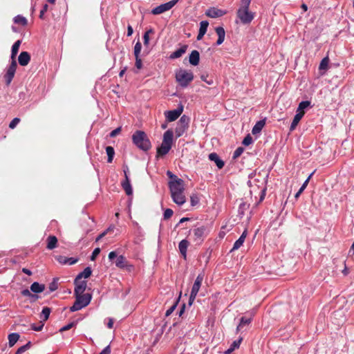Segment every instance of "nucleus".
<instances>
[{
	"instance_id": "4be33fe9",
	"label": "nucleus",
	"mask_w": 354,
	"mask_h": 354,
	"mask_svg": "<svg viewBox=\"0 0 354 354\" xmlns=\"http://www.w3.org/2000/svg\"><path fill=\"white\" fill-rule=\"evenodd\" d=\"M189 246V242L186 239L182 240L178 244V248L180 254L183 257L184 259L187 257V250Z\"/></svg>"
},
{
	"instance_id": "f704fd0d",
	"label": "nucleus",
	"mask_w": 354,
	"mask_h": 354,
	"mask_svg": "<svg viewBox=\"0 0 354 354\" xmlns=\"http://www.w3.org/2000/svg\"><path fill=\"white\" fill-rule=\"evenodd\" d=\"M302 118L303 117L301 115L300 113H296L290 127V131H292L293 130L295 129L296 127L297 126L298 123L299 122Z\"/></svg>"
},
{
	"instance_id": "c756f323",
	"label": "nucleus",
	"mask_w": 354,
	"mask_h": 354,
	"mask_svg": "<svg viewBox=\"0 0 354 354\" xmlns=\"http://www.w3.org/2000/svg\"><path fill=\"white\" fill-rule=\"evenodd\" d=\"M45 290V286L38 282H34L30 286V290L35 293L42 292Z\"/></svg>"
},
{
	"instance_id": "2f4dec72",
	"label": "nucleus",
	"mask_w": 354,
	"mask_h": 354,
	"mask_svg": "<svg viewBox=\"0 0 354 354\" xmlns=\"http://www.w3.org/2000/svg\"><path fill=\"white\" fill-rule=\"evenodd\" d=\"M92 274V270L90 267L86 268L83 272L78 274V275L76 277L75 279L81 280L82 278L87 279Z\"/></svg>"
},
{
	"instance_id": "7c9ffc66",
	"label": "nucleus",
	"mask_w": 354,
	"mask_h": 354,
	"mask_svg": "<svg viewBox=\"0 0 354 354\" xmlns=\"http://www.w3.org/2000/svg\"><path fill=\"white\" fill-rule=\"evenodd\" d=\"M310 105V102L309 101H302L299 104V106L297 109V113H300L303 117L305 114L304 109L308 108Z\"/></svg>"
},
{
	"instance_id": "a878e982",
	"label": "nucleus",
	"mask_w": 354,
	"mask_h": 354,
	"mask_svg": "<svg viewBox=\"0 0 354 354\" xmlns=\"http://www.w3.org/2000/svg\"><path fill=\"white\" fill-rule=\"evenodd\" d=\"M171 148V147L169 145L162 142L161 145L157 149V155L163 156L169 151Z\"/></svg>"
},
{
	"instance_id": "2eb2a0df",
	"label": "nucleus",
	"mask_w": 354,
	"mask_h": 354,
	"mask_svg": "<svg viewBox=\"0 0 354 354\" xmlns=\"http://www.w3.org/2000/svg\"><path fill=\"white\" fill-rule=\"evenodd\" d=\"M30 61V55L26 51H22L18 57L19 64L22 66H27Z\"/></svg>"
},
{
	"instance_id": "6e6d98bb",
	"label": "nucleus",
	"mask_w": 354,
	"mask_h": 354,
	"mask_svg": "<svg viewBox=\"0 0 354 354\" xmlns=\"http://www.w3.org/2000/svg\"><path fill=\"white\" fill-rule=\"evenodd\" d=\"M136 58V67L138 68V69H141L142 68V59L140 58V56H138V57H135Z\"/></svg>"
},
{
	"instance_id": "774afa93",
	"label": "nucleus",
	"mask_w": 354,
	"mask_h": 354,
	"mask_svg": "<svg viewBox=\"0 0 354 354\" xmlns=\"http://www.w3.org/2000/svg\"><path fill=\"white\" fill-rule=\"evenodd\" d=\"M133 30L131 26L129 25L127 27V36L130 37L132 35Z\"/></svg>"
},
{
	"instance_id": "dca6fc26",
	"label": "nucleus",
	"mask_w": 354,
	"mask_h": 354,
	"mask_svg": "<svg viewBox=\"0 0 354 354\" xmlns=\"http://www.w3.org/2000/svg\"><path fill=\"white\" fill-rule=\"evenodd\" d=\"M171 195V198L175 203L178 205H182L185 202V196L183 194V191L177 192Z\"/></svg>"
},
{
	"instance_id": "c03bdc74",
	"label": "nucleus",
	"mask_w": 354,
	"mask_h": 354,
	"mask_svg": "<svg viewBox=\"0 0 354 354\" xmlns=\"http://www.w3.org/2000/svg\"><path fill=\"white\" fill-rule=\"evenodd\" d=\"M242 340H243V338L239 337L238 339L234 341L230 346V348H232V350L234 351L236 348H239Z\"/></svg>"
},
{
	"instance_id": "58836bf2",
	"label": "nucleus",
	"mask_w": 354,
	"mask_h": 354,
	"mask_svg": "<svg viewBox=\"0 0 354 354\" xmlns=\"http://www.w3.org/2000/svg\"><path fill=\"white\" fill-rule=\"evenodd\" d=\"M251 322V318H246L245 317H242L240 320V323L236 328V331H239L241 328L246 324H249Z\"/></svg>"
},
{
	"instance_id": "a18cd8bd",
	"label": "nucleus",
	"mask_w": 354,
	"mask_h": 354,
	"mask_svg": "<svg viewBox=\"0 0 354 354\" xmlns=\"http://www.w3.org/2000/svg\"><path fill=\"white\" fill-rule=\"evenodd\" d=\"M244 149L241 147H238L233 153V159H236L239 158L243 152Z\"/></svg>"
},
{
	"instance_id": "a19ab883",
	"label": "nucleus",
	"mask_w": 354,
	"mask_h": 354,
	"mask_svg": "<svg viewBox=\"0 0 354 354\" xmlns=\"http://www.w3.org/2000/svg\"><path fill=\"white\" fill-rule=\"evenodd\" d=\"M153 29H149L145 32L144 36H143L145 46H147L149 44V34H153Z\"/></svg>"
},
{
	"instance_id": "ddd939ff",
	"label": "nucleus",
	"mask_w": 354,
	"mask_h": 354,
	"mask_svg": "<svg viewBox=\"0 0 354 354\" xmlns=\"http://www.w3.org/2000/svg\"><path fill=\"white\" fill-rule=\"evenodd\" d=\"M226 12L215 7L209 8L205 12V15L211 18H217L223 16Z\"/></svg>"
},
{
	"instance_id": "1a4fd4ad",
	"label": "nucleus",
	"mask_w": 354,
	"mask_h": 354,
	"mask_svg": "<svg viewBox=\"0 0 354 354\" xmlns=\"http://www.w3.org/2000/svg\"><path fill=\"white\" fill-rule=\"evenodd\" d=\"M17 67L16 60H12L10 65L7 69L6 74L4 75V79L7 85H9L12 82Z\"/></svg>"
},
{
	"instance_id": "473e14b6",
	"label": "nucleus",
	"mask_w": 354,
	"mask_h": 354,
	"mask_svg": "<svg viewBox=\"0 0 354 354\" xmlns=\"http://www.w3.org/2000/svg\"><path fill=\"white\" fill-rule=\"evenodd\" d=\"M21 40H17L14 43V44L12 46V50H11V59L12 60H15V57L19 51L20 45H21Z\"/></svg>"
},
{
	"instance_id": "5701e85b",
	"label": "nucleus",
	"mask_w": 354,
	"mask_h": 354,
	"mask_svg": "<svg viewBox=\"0 0 354 354\" xmlns=\"http://www.w3.org/2000/svg\"><path fill=\"white\" fill-rule=\"evenodd\" d=\"M209 159L212 161H214L218 169H222L224 167V162L219 158L218 156L216 153H211L209 155Z\"/></svg>"
},
{
	"instance_id": "603ef678",
	"label": "nucleus",
	"mask_w": 354,
	"mask_h": 354,
	"mask_svg": "<svg viewBox=\"0 0 354 354\" xmlns=\"http://www.w3.org/2000/svg\"><path fill=\"white\" fill-rule=\"evenodd\" d=\"M100 248H95L93 251V253L91 256V261H95V259L97 258V257L99 255V254L100 253Z\"/></svg>"
},
{
	"instance_id": "9b49d317",
	"label": "nucleus",
	"mask_w": 354,
	"mask_h": 354,
	"mask_svg": "<svg viewBox=\"0 0 354 354\" xmlns=\"http://www.w3.org/2000/svg\"><path fill=\"white\" fill-rule=\"evenodd\" d=\"M171 194L184 191L183 180L182 179H176L169 183Z\"/></svg>"
},
{
	"instance_id": "09e8293b",
	"label": "nucleus",
	"mask_w": 354,
	"mask_h": 354,
	"mask_svg": "<svg viewBox=\"0 0 354 354\" xmlns=\"http://www.w3.org/2000/svg\"><path fill=\"white\" fill-rule=\"evenodd\" d=\"M44 326V323L43 322H40L38 326L32 324L31 325V329L35 331H41Z\"/></svg>"
},
{
	"instance_id": "a211bd4d",
	"label": "nucleus",
	"mask_w": 354,
	"mask_h": 354,
	"mask_svg": "<svg viewBox=\"0 0 354 354\" xmlns=\"http://www.w3.org/2000/svg\"><path fill=\"white\" fill-rule=\"evenodd\" d=\"M188 46L185 44L183 45L179 49L173 52L170 55L169 58L171 59H177L180 57L183 54H185L187 50Z\"/></svg>"
},
{
	"instance_id": "cd10ccee",
	"label": "nucleus",
	"mask_w": 354,
	"mask_h": 354,
	"mask_svg": "<svg viewBox=\"0 0 354 354\" xmlns=\"http://www.w3.org/2000/svg\"><path fill=\"white\" fill-rule=\"evenodd\" d=\"M173 136V131L170 129L167 130L164 133L162 142L167 145H169L171 147Z\"/></svg>"
},
{
	"instance_id": "4d7b16f0",
	"label": "nucleus",
	"mask_w": 354,
	"mask_h": 354,
	"mask_svg": "<svg viewBox=\"0 0 354 354\" xmlns=\"http://www.w3.org/2000/svg\"><path fill=\"white\" fill-rule=\"evenodd\" d=\"M121 127H118L116 128L115 129L113 130L111 133H110V137L111 138H114L116 136H118L120 132H121Z\"/></svg>"
},
{
	"instance_id": "052dcab7",
	"label": "nucleus",
	"mask_w": 354,
	"mask_h": 354,
	"mask_svg": "<svg viewBox=\"0 0 354 354\" xmlns=\"http://www.w3.org/2000/svg\"><path fill=\"white\" fill-rule=\"evenodd\" d=\"M110 353H111L110 346H107L99 354H110Z\"/></svg>"
},
{
	"instance_id": "7ed1b4c3",
	"label": "nucleus",
	"mask_w": 354,
	"mask_h": 354,
	"mask_svg": "<svg viewBox=\"0 0 354 354\" xmlns=\"http://www.w3.org/2000/svg\"><path fill=\"white\" fill-rule=\"evenodd\" d=\"M75 301L73 305L70 308L71 312L77 311L87 306L92 298L91 295L89 293L75 295Z\"/></svg>"
},
{
	"instance_id": "f3484780",
	"label": "nucleus",
	"mask_w": 354,
	"mask_h": 354,
	"mask_svg": "<svg viewBox=\"0 0 354 354\" xmlns=\"http://www.w3.org/2000/svg\"><path fill=\"white\" fill-rule=\"evenodd\" d=\"M200 61V53L198 50H194L191 52L189 57V62L193 66H197Z\"/></svg>"
},
{
	"instance_id": "c9c22d12",
	"label": "nucleus",
	"mask_w": 354,
	"mask_h": 354,
	"mask_svg": "<svg viewBox=\"0 0 354 354\" xmlns=\"http://www.w3.org/2000/svg\"><path fill=\"white\" fill-rule=\"evenodd\" d=\"M106 152L108 156V160L107 162L111 163L113 161L114 155H115V151L113 147L108 146L106 147Z\"/></svg>"
},
{
	"instance_id": "bf43d9fd",
	"label": "nucleus",
	"mask_w": 354,
	"mask_h": 354,
	"mask_svg": "<svg viewBox=\"0 0 354 354\" xmlns=\"http://www.w3.org/2000/svg\"><path fill=\"white\" fill-rule=\"evenodd\" d=\"M48 6L47 4H44L42 9L40 11L39 17L41 19L43 18L44 14L48 10Z\"/></svg>"
},
{
	"instance_id": "f257e3e1",
	"label": "nucleus",
	"mask_w": 354,
	"mask_h": 354,
	"mask_svg": "<svg viewBox=\"0 0 354 354\" xmlns=\"http://www.w3.org/2000/svg\"><path fill=\"white\" fill-rule=\"evenodd\" d=\"M251 0H242L236 15L242 24H250L254 18V13L249 10Z\"/></svg>"
},
{
	"instance_id": "bb28decb",
	"label": "nucleus",
	"mask_w": 354,
	"mask_h": 354,
	"mask_svg": "<svg viewBox=\"0 0 354 354\" xmlns=\"http://www.w3.org/2000/svg\"><path fill=\"white\" fill-rule=\"evenodd\" d=\"M46 248L48 250H53L57 247V239L55 236L50 235L46 239Z\"/></svg>"
},
{
	"instance_id": "4468645a",
	"label": "nucleus",
	"mask_w": 354,
	"mask_h": 354,
	"mask_svg": "<svg viewBox=\"0 0 354 354\" xmlns=\"http://www.w3.org/2000/svg\"><path fill=\"white\" fill-rule=\"evenodd\" d=\"M74 283L75 286L74 295L83 294L87 286L86 281L75 279Z\"/></svg>"
},
{
	"instance_id": "4c0bfd02",
	"label": "nucleus",
	"mask_w": 354,
	"mask_h": 354,
	"mask_svg": "<svg viewBox=\"0 0 354 354\" xmlns=\"http://www.w3.org/2000/svg\"><path fill=\"white\" fill-rule=\"evenodd\" d=\"M51 310L48 307H44L41 314V318H43L44 323L48 319Z\"/></svg>"
},
{
	"instance_id": "de8ad7c7",
	"label": "nucleus",
	"mask_w": 354,
	"mask_h": 354,
	"mask_svg": "<svg viewBox=\"0 0 354 354\" xmlns=\"http://www.w3.org/2000/svg\"><path fill=\"white\" fill-rule=\"evenodd\" d=\"M252 142V138L251 137V136L250 134L247 135L243 142H242V144L245 146H248L250 145L251 143Z\"/></svg>"
},
{
	"instance_id": "680f3d73",
	"label": "nucleus",
	"mask_w": 354,
	"mask_h": 354,
	"mask_svg": "<svg viewBox=\"0 0 354 354\" xmlns=\"http://www.w3.org/2000/svg\"><path fill=\"white\" fill-rule=\"evenodd\" d=\"M198 203V198L197 196H191V203L192 206L196 205Z\"/></svg>"
},
{
	"instance_id": "49530a36",
	"label": "nucleus",
	"mask_w": 354,
	"mask_h": 354,
	"mask_svg": "<svg viewBox=\"0 0 354 354\" xmlns=\"http://www.w3.org/2000/svg\"><path fill=\"white\" fill-rule=\"evenodd\" d=\"M21 120L19 118H15L9 124V128L11 129H15L17 125L20 122Z\"/></svg>"
},
{
	"instance_id": "39448f33",
	"label": "nucleus",
	"mask_w": 354,
	"mask_h": 354,
	"mask_svg": "<svg viewBox=\"0 0 354 354\" xmlns=\"http://www.w3.org/2000/svg\"><path fill=\"white\" fill-rule=\"evenodd\" d=\"M189 118L185 115L181 116L175 129V133L177 138L183 136V134L187 131L189 127Z\"/></svg>"
},
{
	"instance_id": "f8f14e48",
	"label": "nucleus",
	"mask_w": 354,
	"mask_h": 354,
	"mask_svg": "<svg viewBox=\"0 0 354 354\" xmlns=\"http://www.w3.org/2000/svg\"><path fill=\"white\" fill-rule=\"evenodd\" d=\"M183 111V106H180L176 109L172 111H168L165 113V117L168 122L175 121L181 115Z\"/></svg>"
},
{
	"instance_id": "6ab92c4d",
	"label": "nucleus",
	"mask_w": 354,
	"mask_h": 354,
	"mask_svg": "<svg viewBox=\"0 0 354 354\" xmlns=\"http://www.w3.org/2000/svg\"><path fill=\"white\" fill-rule=\"evenodd\" d=\"M56 259L61 264L73 265V264L76 263L78 261L77 259H75V258H73V257L68 258V257H64V256H61V255L57 256L56 257Z\"/></svg>"
},
{
	"instance_id": "f03ea898",
	"label": "nucleus",
	"mask_w": 354,
	"mask_h": 354,
	"mask_svg": "<svg viewBox=\"0 0 354 354\" xmlns=\"http://www.w3.org/2000/svg\"><path fill=\"white\" fill-rule=\"evenodd\" d=\"M132 141L138 148L144 151H148L151 147L148 136L142 131H136L132 136Z\"/></svg>"
},
{
	"instance_id": "3c124183",
	"label": "nucleus",
	"mask_w": 354,
	"mask_h": 354,
	"mask_svg": "<svg viewBox=\"0 0 354 354\" xmlns=\"http://www.w3.org/2000/svg\"><path fill=\"white\" fill-rule=\"evenodd\" d=\"M174 212L171 209H166L163 214L164 219L170 218L172 216Z\"/></svg>"
},
{
	"instance_id": "37998d69",
	"label": "nucleus",
	"mask_w": 354,
	"mask_h": 354,
	"mask_svg": "<svg viewBox=\"0 0 354 354\" xmlns=\"http://www.w3.org/2000/svg\"><path fill=\"white\" fill-rule=\"evenodd\" d=\"M209 23L207 21H202L200 23L199 31L206 33Z\"/></svg>"
},
{
	"instance_id": "13d9d810",
	"label": "nucleus",
	"mask_w": 354,
	"mask_h": 354,
	"mask_svg": "<svg viewBox=\"0 0 354 354\" xmlns=\"http://www.w3.org/2000/svg\"><path fill=\"white\" fill-rule=\"evenodd\" d=\"M73 326H74V323H73V322L70 323V324L63 326L62 328H61L59 331L64 332V331L68 330L71 329Z\"/></svg>"
},
{
	"instance_id": "ea45409f",
	"label": "nucleus",
	"mask_w": 354,
	"mask_h": 354,
	"mask_svg": "<svg viewBox=\"0 0 354 354\" xmlns=\"http://www.w3.org/2000/svg\"><path fill=\"white\" fill-rule=\"evenodd\" d=\"M31 342H28L26 344L19 347L15 354H21L30 348Z\"/></svg>"
},
{
	"instance_id": "20e7f679",
	"label": "nucleus",
	"mask_w": 354,
	"mask_h": 354,
	"mask_svg": "<svg viewBox=\"0 0 354 354\" xmlns=\"http://www.w3.org/2000/svg\"><path fill=\"white\" fill-rule=\"evenodd\" d=\"M176 80L181 87L185 88L193 81L194 74L190 71L179 69L176 73Z\"/></svg>"
},
{
	"instance_id": "e433bc0d",
	"label": "nucleus",
	"mask_w": 354,
	"mask_h": 354,
	"mask_svg": "<svg viewBox=\"0 0 354 354\" xmlns=\"http://www.w3.org/2000/svg\"><path fill=\"white\" fill-rule=\"evenodd\" d=\"M14 22L17 24H20L24 26H26L28 24V21L26 17L21 15H17L14 18Z\"/></svg>"
},
{
	"instance_id": "aec40b11",
	"label": "nucleus",
	"mask_w": 354,
	"mask_h": 354,
	"mask_svg": "<svg viewBox=\"0 0 354 354\" xmlns=\"http://www.w3.org/2000/svg\"><path fill=\"white\" fill-rule=\"evenodd\" d=\"M215 31L218 35V39L216 41V45H221L225 40V31L221 26L216 27Z\"/></svg>"
},
{
	"instance_id": "e2e57ef3",
	"label": "nucleus",
	"mask_w": 354,
	"mask_h": 354,
	"mask_svg": "<svg viewBox=\"0 0 354 354\" xmlns=\"http://www.w3.org/2000/svg\"><path fill=\"white\" fill-rule=\"evenodd\" d=\"M117 257H118V255H117L116 252H115V251H112V252H109V259L110 260H113V259H114L115 258H116V259H117Z\"/></svg>"
},
{
	"instance_id": "5fc2aeb1",
	"label": "nucleus",
	"mask_w": 354,
	"mask_h": 354,
	"mask_svg": "<svg viewBox=\"0 0 354 354\" xmlns=\"http://www.w3.org/2000/svg\"><path fill=\"white\" fill-rule=\"evenodd\" d=\"M176 306H177V302L174 304L168 310H167V311L165 313V316L166 317L169 316L174 312V310L176 309Z\"/></svg>"
},
{
	"instance_id": "0eeeda50",
	"label": "nucleus",
	"mask_w": 354,
	"mask_h": 354,
	"mask_svg": "<svg viewBox=\"0 0 354 354\" xmlns=\"http://www.w3.org/2000/svg\"><path fill=\"white\" fill-rule=\"evenodd\" d=\"M178 0H172V1H170L167 3H163V4H161L156 8H154L152 10H151V13L153 15H160V14H162L166 11H168L170 9H171L178 2Z\"/></svg>"
},
{
	"instance_id": "72a5a7b5",
	"label": "nucleus",
	"mask_w": 354,
	"mask_h": 354,
	"mask_svg": "<svg viewBox=\"0 0 354 354\" xmlns=\"http://www.w3.org/2000/svg\"><path fill=\"white\" fill-rule=\"evenodd\" d=\"M19 335L17 333H13L8 335V343L10 347H12L15 344V343L19 340Z\"/></svg>"
},
{
	"instance_id": "9d476101",
	"label": "nucleus",
	"mask_w": 354,
	"mask_h": 354,
	"mask_svg": "<svg viewBox=\"0 0 354 354\" xmlns=\"http://www.w3.org/2000/svg\"><path fill=\"white\" fill-rule=\"evenodd\" d=\"M193 233H194V241L201 243L203 241L204 237L206 236L207 228L204 225L198 227L194 229Z\"/></svg>"
},
{
	"instance_id": "69168bd1",
	"label": "nucleus",
	"mask_w": 354,
	"mask_h": 354,
	"mask_svg": "<svg viewBox=\"0 0 354 354\" xmlns=\"http://www.w3.org/2000/svg\"><path fill=\"white\" fill-rule=\"evenodd\" d=\"M167 175L171 178L173 179V180L176 179H179L176 175L173 174L171 171H167Z\"/></svg>"
},
{
	"instance_id": "864d4df0",
	"label": "nucleus",
	"mask_w": 354,
	"mask_h": 354,
	"mask_svg": "<svg viewBox=\"0 0 354 354\" xmlns=\"http://www.w3.org/2000/svg\"><path fill=\"white\" fill-rule=\"evenodd\" d=\"M201 79L203 81V82H205L207 84L209 85H212L213 84V80L212 78H209L208 75H202L201 76Z\"/></svg>"
},
{
	"instance_id": "0e129e2a",
	"label": "nucleus",
	"mask_w": 354,
	"mask_h": 354,
	"mask_svg": "<svg viewBox=\"0 0 354 354\" xmlns=\"http://www.w3.org/2000/svg\"><path fill=\"white\" fill-rule=\"evenodd\" d=\"M21 295L24 297H29L31 295V292L28 289H24L21 291Z\"/></svg>"
},
{
	"instance_id": "c85d7f7f",
	"label": "nucleus",
	"mask_w": 354,
	"mask_h": 354,
	"mask_svg": "<svg viewBox=\"0 0 354 354\" xmlns=\"http://www.w3.org/2000/svg\"><path fill=\"white\" fill-rule=\"evenodd\" d=\"M265 124H266L265 120H261L258 121L252 128V133L254 135L259 133L261 131L263 127L265 126Z\"/></svg>"
},
{
	"instance_id": "6e6552de",
	"label": "nucleus",
	"mask_w": 354,
	"mask_h": 354,
	"mask_svg": "<svg viewBox=\"0 0 354 354\" xmlns=\"http://www.w3.org/2000/svg\"><path fill=\"white\" fill-rule=\"evenodd\" d=\"M115 266L120 269H124L128 272H131L133 270V266L130 264L127 260L126 257L123 255H120L117 257L115 261Z\"/></svg>"
},
{
	"instance_id": "412c9836",
	"label": "nucleus",
	"mask_w": 354,
	"mask_h": 354,
	"mask_svg": "<svg viewBox=\"0 0 354 354\" xmlns=\"http://www.w3.org/2000/svg\"><path fill=\"white\" fill-rule=\"evenodd\" d=\"M247 234H248L247 230H245L242 233L241 236L239 238V239L235 241V243H234L233 248L231 250V251L238 250L239 248H241V246L243 245V243L245 241V238L247 236Z\"/></svg>"
},
{
	"instance_id": "b1692460",
	"label": "nucleus",
	"mask_w": 354,
	"mask_h": 354,
	"mask_svg": "<svg viewBox=\"0 0 354 354\" xmlns=\"http://www.w3.org/2000/svg\"><path fill=\"white\" fill-rule=\"evenodd\" d=\"M329 57L328 56L323 58L319 66V71H320L321 75L325 73V72L328 69L329 64Z\"/></svg>"
},
{
	"instance_id": "8fccbe9b",
	"label": "nucleus",
	"mask_w": 354,
	"mask_h": 354,
	"mask_svg": "<svg viewBox=\"0 0 354 354\" xmlns=\"http://www.w3.org/2000/svg\"><path fill=\"white\" fill-rule=\"evenodd\" d=\"M48 288L50 292L56 290L58 288V284L55 279H54L53 281L49 284Z\"/></svg>"
},
{
	"instance_id": "393cba45",
	"label": "nucleus",
	"mask_w": 354,
	"mask_h": 354,
	"mask_svg": "<svg viewBox=\"0 0 354 354\" xmlns=\"http://www.w3.org/2000/svg\"><path fill=\"white\" fill-rule=\"evenodd\" d=\"M121 185L127 195L130 196L132 194L133 190L129 177H127V179H124V180L121 183Z\"/></svg>"
},
{
	"instance_id": "338daca9",
	"label": "nucleus",
	"mask_w": 354,
	"mask_h": 354,
	"mask_svg": "<svg viewBox=\"0 0 354 354\" xmlns=\"http://www.w3.org/2000/svg\"><path fill=\"white\" fill-rule=\"evenodd\" d=\"M114 229H115L114 225H110L105 231H104V232L106 234H107L108 233L113 232Z\"/></svg>"
},
{
	"instance_id": "79ce46f5",
	"label": "nucleus",
	"mask_w": 354,
	"mask_h": 354,
	"mask_svg": "<svg viewBox=\"0 0 354 354\" xmlns=\"http://www.w3.org/2000/svg\"><path fill=\"white\" fill-rule=\"evenodd\" d=\"M141 49H142V44L141 43L138 41L134 46V55L135 57H138L140 56V53L141 52Z\"/></svg>"
},
{
	"instance_id": "423d86ee",
	"label": "nucleus",
	"mask_w": 354,
	"mask_h": 354,
	"mask_svg": "<svg viewBox=\"0 0 354 354\" xmlns=\"http://www.w3.org/2000/svg\"><path fill=\"white\" fill-rule=\"evenodd\" d=\"M204 275L203 274H199L192 286V291L190 293L189 299V304L192 305L193 301H194L199 290L201 286Z\"/></svg>"
}]
</instances>
